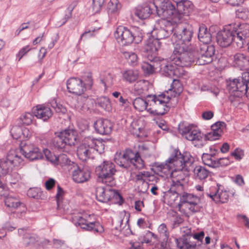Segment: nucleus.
Masks as SVG:
<instances>
[{
  "label": "nucleus",
  "mask_w": 249,
  "mask_h": 249,
  "mask_svg": "<svg viewBox=\"0 0 249 249\" xmlns=\"http://www.w3.org/2000/svg\"><path fill=\"white\" fill-rule=\"evenodd\" d=\"M158 23L159 28L155 30L152 33L156 34V37L155 39L160 40L169 37L172 33H174V26L173 22L170 20L160 19L158 20Z\"/></svg>",
  "instance_id": "obj_17"
},
{
  "label": "nucleus",
  "mask_w": 249,
  "mask_h": 249,
  "mask_svg": "<svg viewBox=\"0 0 249 249\" xmlns=\"http://www.w3.org/2000/svg\"><path fill=\"white\" fill-rule=\"evenodd\" d=\"M99 144H102L100 140L92 136L85 137L77 147V155L79 159L82 161L93 159V154L98 151Z\"/></svg>",
  "instance_id": "obj_9"
},
{
  "label": "nucleus",
  "mask_w": 249,
  "mask_h": 249,
  "mask_svg": "<svg viewBox=\"0 0 249 249\" xmlns=\"http://www.w3.org/2000/svg\"><path fill=\"white\" fill-rule=\"evenodd\" d=\"M112 189L109 188L98 187L96 189V196L99 201L107 203L111 200Z\"/></svg>",
  "instance_id": "obj_29"
},
{
  "label": "nucleus",
  "mask_w": 249,
  "mask_h": 249,
  "mask_svg": "<svg viewBox=\"0 0 249 249\" xmlns=\"http://www.w3.org/2000/svg\"><path fill=\"white\" fill-rule=\"evenodd\" d=\"M123 54L130 65L135 66L137 64L138 56L135 53L131 52H123Z\"/></svg>",
  "instance_id": "obj_48"
},
{
  "label": "nucleus",
  "mask_w": 249,
  "mask_h": 249,
  "mask_svg": "<svg viewBox=\"0 0 249 249\" xmlns=\"http://www.w3.org/2000/svg\"><path fill=\"white\" fill-rule=\"evenodd\" d=\"M155 13L161 17V19L170 20L175 24L179 22L182 17L181 8L185 6V3L182 1L173 3L170 0H154Z\"/></svg>",
  "instance_id": "obj_2"
},
{
  "label": "nucleus",
  "mask_w": 249,
  "mask_h": 249,
  "mask_svg": "<svg viewBox=\"0 0 249 249\" xmlns=\"http://www.w3.org/2000/svg\"><path fill=\"white\" fill-rule=\"evenodd\" d=\"M227 88L231 94V101L232 97L239 98L249 94V72H243L241 77L228 81Z\"/></svg>",
  "instance_id": "obj_7"
},
{
  "label": "nucleus",
  "mask_w": 249,
  "mask_h": 249,
  "mask_svg": "<svg viewBox=\"0 0 249 249\" xmlns=\"http://www.w3.org/2000/svg\"><path fill=\"white\" fill-rule=\"evenodd\" d=\"M114 199L116 201L115 203L122 205L124 202V200L122 196L117 192L114 190L112 191V195H111V200Z\"/></svg>",
  "instance_id": "obj_64"
},
{
  "label": "nucleus",
  "mask_w": 249,
  "mask_h": 249,
  "mask_svg": "<svg viewBox=\"0 0 249 249\" xmlns=\"http://www.w3.org/2000/svg\"><path fill=\"white\" fill-rule=\"evenodd\" d=\"M180 201L178 207L180 209L182 206L188 208L194 213L201 212L203 209L202 204L198 197L191 194L183 193L180 195Z\"/></svg>",
  "instance_id": "obj_13"
},
{
  "label": "nucleus",
  "mask_w": 249,
  "mask_h": 249,
  "mask_svg": "<svg viewBox=\"0 0 249 249\" xmlns=\"http://www.w3.org/2000/svg\"><path fill=\"white\" fill-rule=\"evenodd\" d=\"M123 79L130 83L136 81L139 77V72L137 71L129 69L124 71L122 74Z\"/></svg>",
  "instance_id": "obj_36"
},
{
  "label": "nucleus",
  "mask_w": 249,
  "mask_h": 249,
  "mask_svg": "<svg viewBox=\"0 0 249 249\" xmlns=\"http://www.w3.org/2000/svg\"><path fill=\"white\" fill-rule=\"evenodd\" d=\"M181 157L183 160L182 162L185 166V171H189L190 170L189 167L194 162L193 157L190 153L187 152H185L181 154Z\"/></svg>",
  "instance_id": "obj_46"
},
{
  "label": "nucleus",
  "mask_w": 249,
  "mask_h": 249,
  "mask_svg": "<svg viewBox=\"0 0 249 249\" xmlns=\"http://www.w3.org/2000/svg\"><path fill=\"white\" fill-rule=\"evenodd\" d=\"M160 47V42L158 39L150 38L143 48V55L147 57L148 60H155L158 58L156 55Z\"/></svg>",
  "instance_id": "obj_22"
},
{
  "label": "nucleus",
  "mask_w": 249,
  "mask_h": 249,
  "mask_svg": "<svg viewBox=\"0 0 249 249\" xmlns=\"http://www.w3.org/2000/svg\"><path fill=\"white\" fill-rule=\"evenodd\" d=\"M53 140V146L58 149L67 151V147L75 145L77 142V133L72 129H66L60 132H55Z\"/></svg>",
  "instance_id": "obj_8"
},
{
  "label": "nucleus",
  "mask_w": 249,
  "mask_h": 249,
  "mask_svg": "<svg viewBox=\"0 0 249 249\" xmlns=\"http://www.w3.org/2000/svg\"><path fill=\"white\" fill-rule=\"evenodd\" d=\"M182 189L183 184L181 181H178L175 178L172 179L170 190L173 193L174 195H176V197L180 195L178 193V191L182 190Z\"/></svg>",
  "instance_id": "obj_44"
},
{
  "label": "nucleus",
  "mask_w": 249,
  "mask_h": 249,
  "mask_svg": "<svg viewBox=\"0 0 249 249\" xmlns=\"http://www.w3.org/2000/svg\"><path fill=\"white\" fill-rule=\"evenodd\" d=\"M82 80L86 89L91 87L93 84V80L90 73H88L86 75L83 76Z\"/></svg>",
  "instance_id": "obj_60"
},
{
  "label": "nucleus",
  "mask_w": 249,
  "mask_h": 249,
  "mask_svg": "<svg viewBox=\"0 0 249 249\" xmlns=\"http://www.w3.org/2000/svg\"><path fill=\"white\" fill-rule=\"evenodd\" d=\"M184 48V46H182ZM191 58L190 65L196 63L198 65H204L212 62L215 53V47L213 45L200 44L197 42L193 44L189 48V51H184Z\"/></svg>",
  "instance_id": "obj_3"
},
{
  "label": "nucleus",
  "mask_w": 249,
  "mask_h": 249,
  "mask_svg": "<svg viewBox=\"0 0 249 249\" xmlns=\"http://www.w3.org/2000/svg\"><path fill=\"white\" fill-rule=\"evenodd\" d=\"M34 116L29 112H26L22 114L18 120V124L25 125L31 124L33 123Z\"/></svg>",
  "instance_id": "obj_40"
},
{
  "label": "nucleus",
  "mask_w": 249,
  "mask_h": 249,
  "mask_svg": "<svg viewBox=\"0 0 249 249\" xmlns=\"http://www.w3.org/2000/svg\"><path fill=\"white\" fill-rule=\"evenodd\" d=\"M193 172L195 178L200 180H205L210 176L211 174L209 170L201 165L196 166L194 169Z\"/></svg>",
  "instance_id": "obj_33"
},
{
  "label": "nucleus",
  "mask_w": 249,
  "mask_h": 249,
  "mask_svg": "<svg viewBox=\"0 0 249 249\" xmlns=\"http://www.w3.org/2000/svg\"><path fill=\"white\" fill-rule=\"evenodd\" d=\"M133 36V42L136 44H138L142 41L144 33L142 30L139 27H133L130 29Z\"/></svg>",
  "instance_id": "obj_42"
},
{
  "label": "nucleus",
  "mask_w": 249,
  "mask_h": 249,
  "mask_svg": "<svg viewBox=\"0 0 249 249\" xmlns=\"http://www.w3.org/2000/svg\"><path fill=\"white\" fill-rule=\"evenodd\" d=\"M95 31V29L89 30L85 31L80 36V37L79 40V42H80L82 40L85 41L87 39L93 37L94 36V33Z\"/></svg>",
  "instance_id": "obj_62"
},
{
  "label": "nucleus",
  "mask_w": 249,
  "mask_h": 249,
  "mask_svg": "<svg viewBox=\"0 0 249 249\" xmlns=\"http://www.w3.org/2000/svg\"><path fill=\"white\" fill-rule=\"evenodd\" d=\"M96 105L107 111H110L112 108L110 101L107 97H101L97 99Z\"/></svg>",
  "instance_id": "obj_38"
},
{
  "label": "nucleus",
  "mask_w": 249,
  "mask_h": 249,
  "mask_svg": "<svg viewBox=\"0 0 249 249\" xmlns=\"http://www.w3.org/2000/svg\"><path fill=\"white\" fill-rule=\"evenodd\" d=\"M181 153L178 150H174L173 154L164 162H155V172L160 176L168 177L170 170H184L185 166L182 162Z\"/></svg>",
  "instance_id": "obj_5"
},
{
  "label": "nucleus",
  "mask_w": 249,
  "mask_h": 249,
  "mask_svg": "<svg viewBox=\"0 0 249 249\" xmlns=\"http://www.w3.org/2000/svg\"><path fill=\"white\" fill-rule=\"evenodd\" d=\"M77 3L76 1L73 2L71 5H70L67 9L66 13L65 14V17L63 18L57 24L58 26H61L67 21V20L70 19L72 15V11L74 9L75 6Z\"/></svg>",
  "instance_id": "obj_49"
},
{
  "label": "nucleus",
  "mask_w": 249,
  "mask_h": 249,
  "mask_svg": "<svg viewBox=\"0 0 249 249\" xmlns=\"http://www.w3.org/2000/svg\"><path fill=\"white\" fill-rule=\"evenodd\" d=\"M182 90L183 87L180 81L178 80L174 79L169 89L170 91H173L174 93L173 95H172V97L179 95L182 91Z\"/></svg>",
  "instance_id": "obj_43"
},
{
  "label": "nucleus",
  "mask_w": 249,
  "mask_h": 249,
  "mask_svg": "<svg viewBox=\"0 0 249 249\" xmlns=\"http://www.w3.org/2000/svg\"><path fill=\"white\" fill-rule=\"evenodd\" d=\"M173 217L174 218L172 225L173 228L178 227L184 222V219L176 212L174 213Z\"/></svg>",
  "instance_id": "obj_59"
},
{
  "label": "nucleus",
  "mask_w": 249,
  "mask_h": 249,
  "mask_svg": "<svg viewBox=\"0 0 249 249\" xmlns=\"http://www.w3.org/2000/svg\"><path fill=\"white\" fill-rule=\"evenodd\" d=\"M179 132L186 138L187 134L190 133L192 130V126L190 124H179L178 125Z\"/></svg>",
  "instance_id": "obj_51"
},
{
  "label": "nucleus",
  "mask_w": 249,
  "mask_h": 249,
  "mask_svg": "<svg viewBox=\"0 0 249 249\" xmlns=\"http://www.w3.org/2000/svg\"><path fill=\"white\" fill-rule=\"evenodd\" d=\"M114 75L109 72L106 73L104 78L100 79L101 83H102L105 88L111 87L114 84Z\"/></svg>",
  "instance_id": "obj_47"
},
{
  "label": "nucleus",
  "mask_w": 249,
  "mask_h": 249,
  "mask_svg": "<svg viewBox=\"0 0 249 249\" xmlns=\"http://www.w3.org/2000/svg\"><path fill=\"white\" fill-rule=\"evenodd\" d=\"M180 231L183 233L182 237L176 239V243L178 248L180 249H196V244L191 240L192 236L191 229L188 227H183L180 229Z\"/></svg>",
  "instance_id": "obj_15"
},
{
  "label": "nucleus",
  "mask_w": 249,
  "mask_h": 249,
  "mask_svg": "<svg viewBox=\"0 0 249 249\" xmlns=\"http://www.w3.org/2000/svg\"><path fill=\"white\" fill-rule=\"evenodd\" d=\"M201 159L205 165L213 168H216V166L218 165V158L216 157L215 153H203Z\"/></svg>",
  "instance_id": "obj_32"
},
{
  "label": "nucleus",
  "mask_w": 249,
  "mask_h": 249,
  "mask_svg": "<svg viewBox=\"0 0 249 249\" xmlns=\"http://www.w3.org/2000/svg\"><path fill=\"white\" fill-rule=\"evenodd\" d=\"M234 65L242 71L249 69V58L243 53H237L234 56Z\"/></svg>",
  "instance_id": "obj_27"
},
{
  "label": "nucleus",
  "mask_w": 249,
  "mask_h": 249,
  "mask_svg": "<svg viewBox=\"0 0 249 249\" xmlns=\"http://www.w3.org/2000/svg\"><path fill=\"white\" fill-rule=\"evenodd\" d=\"M182 171V170H170V174L168 175V176H170L172 179L175 178L178 181L182 182L184 179V176Z\"/></svg>",
  "instance_id": "obj_54"
},
{
  "label": "nucleus",
  "mask_w": 249,
  "mask_h": 249,
  "mask_svg": "<svg viewBox=\"0 0 249 249\" xmlns=\"http://www.w3.org/2000/svg\"><path fill=\"white\" fill-rule=\"evenodd\" d=\"M150 63L148 62L143 61L142 64V69L144 72L146 74H152L154 71L155 69L158 68V65L157 63L159 62V58L155 60H149Z\"/></svg>",
  "instance_id": "obj_35"
},
{
  "label": "nucleus",
  "mask_w": 249,
  "mask_h": 249,
  "mask_svg": "<svg viewBox=\"0 0 249 249\" xmlns=\"http://www.w3.org/2000/svg\"><path fill=\"white\" fill-rule=\"evenodd\" d=\"M134 108L139 111L146 110L148 112L149 108V99L147 102L144 99L138 97L134 99L133 102Z\"/></svg>",
  "instance_id": "obj_34"
},
{
  "label": "nucleus",
  "mask_w": 249,
  "mask_h": 249,
  "mask_svg": "<svg viewBox=\"0 0 249 249\" xmlns=\"http://www.w3.org/2000/svg\"><path fill=\"white\" fill-rule=\"evenodd\" d=\"M158 3V1L154 2V0L152 3L149 4L138 7L135 12L136 16L139 17V18L145 19L149 17L151 14H156L155 10L156 6L155 4H157Z\"/></svg>",
  "instance_id": "obj_25"
},
{
  "label": "nucleus",
  "mask_w": 249,
  "mask_h": 249,
  "mask_svg": "<svg viewBox=\"0 0 249 249\" xmlns=\"http://www.w3.org/2000/svg\"><path fill=\"white\" fill-rule=\"evenodd\" d=\"M194 34V30L191 25H178L174 27L173 37L176 40V44H174V48L177 45L184 46V51H188L186 50V44L189 43Z\"/></svg>",
  "instance_id": "obj_11"
},
{
  "label": "nucleus",
  "mask_w": 249,
  "mask_h": 249,
  "mask_svg": "<svg viewBox=\"0 0 249 249\" xmlns=\"http://www.w3.org/2000/svg\"><path fill=\"white\" fill-rule=\"evenodd\" d=\"M115 163L120 167L128 168L131 164L138 169H142L144 163L139 152H134L127 149L122 152H117L114 159Z\"/></svg>",
  "instance_id": "obj_6"
},
{
  "label": "nucleus",
  "mask_w": 249,
  "mask_h": 249,
  "mask_svg": "<svg viewBox=\"0 0 249 249\" xmlns=\"http://www.w3.org/2000/svg\"><path fill=\"white\" fill-rule=\"evenodd\" d=\"M205 195L216 203H226L229 198L228 192L225 190L223 186L219 183H217L216 187H211L209 192H206Z\"/></svg>",
  "instance_id": "obj_16"
},
{
  "label": "nucleus",
  "mask_w": 249,
  "mask_h": 249,
  "mask_svg": "<svg viewBox=\"0 0 249 249\" xmlns=\"http://www.w3.org/2000/svg\"><path fill=\"white\" fill-rule=\"evenodd\" d=\"M183 46L177 45L170 57V60L166 59H159L157 63L161 73L165 76L179 77L185 74L183 67L190 65L191 58L187 53H183Z\"/></svg>",
  "instance_id": "obj_1"
},
{
  "label": "nucleus",
  "mask_w": 249,
  "mask_h": 249,
  "mask_svg": "<svg viewBox=\"0 0 249 249\" xmlns=\"http://www.w3.org/2000/svg\"><path fill=\"white\" fill-rule=\"evenodd\" d=\"M138 240L142 246L143 243L157 246L158 242L157 235L149 231H146L142 235L140 236Z\"/></svg>",
  "instance_id": "obj_31"
},
{
  "label": "nucleus",
  "mask_w": 249,
  "mask_h": 249,
  "mask_svg": "<svg viewBox=\"0 0 249 249\" xmlns=\"http://www.w3.org/2000/svg\"><path fill=\"white\" fill-rule=\"evenodd\" d=\"M4 202L6 207L12 209H16L20 205H23V204L20 202L17 198L11 195L6 196Z\"/></svg>",
  "instance_id": "obj_39"
},
{
  "label": "nucleus",
  "mask_w": 249,
  "mask_h": 249,
  "mask_svg": "<svg viewBox=\"0 0 249 249\" xmlns=\"http://www.w3.org/2000/svg\"><path fill=\"white\" fill-rule=\"evenodd\" d=\"M53 247L56 249H62L63 248L66 247L65 241L53 239Z\"/></svg>",
  "instance_id": "obj_63"
},
{
  "label": "nucleus",
  "mask_w": 249,
  "mask_h": 249,
  "mask_svg": "<svg viewBox=\"0 0 249 249\" xmlns=\"http://www.w3.org/2000/svg\"><path fill=\"white\" fill-rule=\"evenodd\" d=\"M186 139L194 142H199L202 140V135L199 130L192 129L190 133L187 134Z\"/></svg>",
  "instance_id": "obj_45"
},
{
  "label": "nucleus",
  "mask_w": 249,
  "mask_h": 249,
  "mask_svg": "<svg viewBox=\"0 0 249 249\" xmlns=\"http://www.w3.org/2000/svg\"><path fill=\"white\" fill-rule=\"evenodd\" d=\"M204 231H200V232H199L198 233H195L194 234H193L192 233V236L191 240L192 239L196 240H197L196 242H195L193 241V242L194 243L196 244V247L199 246L201 245V244L202 243V240L204 238Z\"/></svg>",
  "instance_id": "obj_61"
},
{
  "label": "nucleus",
  "mask_w": 249,
  "mask_h": 249,
  "mask_svg": "<svg viewBox=\"0 0 249 249\" xmlns=\"http://www.w3.org/2000/svg\"><path fill=\"white\" fill-rule=\"evenodd\" d=\"M72 221L76 226L87 231L94 232H102L104 231L103 227L98 222L91 220L90 215L86 219L80 215H75L72 217Z\"/></svg>",
  "instance_id": "obj_14"
},
{
  "label": "nucleus",
  "mask_w": 249,
  "mask_h": 249,
  "mask_svg": "<svg viewBox=\"0 0 249 249\" xmlns=\"http://www.w3.org/2000/svg\"><path fill=\"white\" fill-rule=\"evenodd\" d=\"M96 132L102 135H107L112 130L113 124L108 119H99L94 123Z\"/></svg>",
  "instance_id": "obj_24"
},
{
  "label": "nucleus",
  "mask_w": 249,
  "mask_h": 249,
  "mask_svg": "<svg viewBox=\"0 0 249 249\" xmlns=\"http://www.w3.org/2000/svg\"><path fill=\"white\" fill-rule=\"evenodd\" d=\"M226 124L223 122H217L211 126V130L222 135L223 130L226 128Z\"/></svg>",
  "instance_id": "obj_50"
},
{
  "label": "nucleus",
  "mask_w": 249,
  "mask_h": 249,
  "mask_svg": "<svg viewBox=\"0 0 249 249\" xmlns=\"http://www.w3.org/2000/svg\"><path fill=\"white\" fill-rule=\"evenodd\" d=\"M43 154H44L47 160L50 161L54 164H56L57 163V156L54 155L48 149H45L43 150Z\"/></svg>",
  "instance_id": "obj_57"
},
{
  "label": "nucleus",
  "mask_w": 249,
  "mask_h": 249,
  "mask_svg": "<svg viewBox=\"0 0 249 249\" xmlns=\"http://www.w3.org/2000/svg\"><path fill=\"white\" fill-rule=\"evenodd\" d=\"M217 43L222 47H227L231 43L235 44L232 27L229 25L218 32L216 36Z\"/></svg>",
  "instance_id": "obj_18"
},
{
  "label": "nucleus",
  "mask_w": 249,
  "mask_h": 249,
  "mask_svg": "<svg viewBox=\"0 0 249 249\" xmlns=\"http://www.w3.org/2000/svg\"><path fill=\"white\" fill-rule=\"evenodd\" d=\"M234 42L237 49H241L249 41V24H234L232 27Z\"/></svg>",
  "instance_id": "obj_12"
},
{
  "label": "nucleus",
  "mask_w": 249,
  "mask_h": 249,
  "mask_svg": "<svg viewBox=\"0 0 249 249\" xmlns=\"http://www.w3.org/2000/svg\"><path fill=\"white\" fill-rule=\"evenodd\" d=\"M114 36L118 42L123 46H126L133 42V36L130 29L119 26L114 33Z\"/></svg>",
  "instance_id": "obj_21"
},
{
  "label": "nucleus",
  "mask_w": 249,
  "mask_h": 249,
  "mask_svg": "<svg viewBox=\"0 0 249 249\" xmlns=\"http://www.w3.org/2000/svg\"><path fill=\"white\" fill-rule=\"evenodd\" d=\"M22 127L16 125L12 128L10 132L14 139L21 140L22 139Z\"/></svg>",
  "instance_id": "obj_52"
},
{
  "label": "nucleus",
  "mask_w": 249,
  "mask_h": 249,
  "mask_svg": "<svg viewBox=\"0 0 249 249\" xmlns=\"http://www.w3.org/2000/svg\"><path fill=\"white\" fill-rule=\"evenodd\" d=\"M116 172L115 165L110 161H104L95 169L98 179L108 186L114 184V177Z\"/></svg>",
  "instance_id": "obj_10"
},
{
  "label": "nucleus",
  "mask_w": 249,
  "mask_h": 249,
  "mask_svg": "<svg viewBox=\"0 0 249 249\" xmlns=\"http://www.w3.org/2000/svg\"><path fill=\"white\" fill-rule=\"evenodd\" d=\"M51 242L48 239L43 238L39 239L35 245L36 249H46L48 245H51Z\"/></svg>",
  "instance_id": "obj_55"
},
{
  "label": "nucleus",
  "mask_w": 249,
  "mask_h": 249,
  "mask_svg": "<svg viewBox=\"0 0 249 249\" xmlns=\"http://www.w3.org/2000/svg\"><path fill=\"white\" fill-rule=\"evenodd\" d=\"M72 172V178L73 181L78 183L87 181L90 177V172L86 167H81L76 163H73V167L69 168Z\"/></svg>",
  "instance_id": "obj_20"
},
{
  "label": "nucleus",
  "mask_w": 249,
  "mask_h": 249,
  "mask_svg": "<svg viewBox=\"0 0 249 249\" xmlns=\"http://www.w3.org/2000/svg\"><path fill=\"white\" fill-rule=\"evenodd\" d=\"M67 88L69 92L76 95H81L86 90L82 79L76 77H71L67 81Z\"/></svg>",
  "instance_id": "obj_23"
},
{
  "label": "nucleus",
  "mask_w": 249,
  "mask_h": 249,
  "mask_svg": "<svg viewBox=\"0 0 249 249\" xmlns=\"http://www.w3.org/2000/svg\"><path fill=\"white\" fill-rule=\"evenodd\" d=\"M151 87L150 83L145 80L137 81L133 88V93L137 95H146L149 88Z\"/></svg>",
  "instance_id": "obj_26"
},
{
  "label": "nucleus",
  "mask_w": 249,
  "mask_h": 249,
  "mask_svg": "<svg viewBox=\"0 0 249 249\" xmlns=\"http://www.w3.org/2000/svg\"><path fill=\"white\" fill-rule=\"evenodd\" d=\"M198 38L200 42L203 43V44H209L212 41V35L204 24L199 26Z\"/></svg>",
  "instance_id": "obj_30"
},
{
  "label": "nucleus",
  "mask_w": 249,
  "mask_h": 249,
  "mask_svg": "<svg viewBox=\"0 0 249 249\" xmlns=\"http://www.w3.org/2000/svg\"><path fill=\"white\" fill-rule=\"evenodd\" d=\"M149 98V108L148 112L153 115H163L167 113L170 108L173 107L171 102L172 95H169L168 91H165L160 94H148Z\"/></svg>",
  "instance_id": "obj_4"
},
{
  "label": "nucleus",
  "mask_w": 249,
  "mask_h": 249,
  "mask_svg": "<svg viewBox=\"0 0 249 249\" xmlns=\"http://www.w3.org/2000/svg\"><path fill=\"white\" fill-rule=\"evenodd\" d=\"M51 106L57 113L64 114L67 112L66 108L62 105L57 104L56 101L53 100L51 103Z\"/></svg>",
  "instance_id": "obj_56"
},
{
  "label": "nucleus",
  "mask_w": 249,
  "mask_h": 249,
  "mask_svg": "<svg viewBox=\"0 0 249 249\" xmlns=\"http://www.w3.org/2000/svg\"><path fill=\"white\" fill-rule=\"evenodd\" d=\"M38 241V237L35 234L29 233L23 234V243L26 246L34 245L35 247L37 242Z\"/></svg>",
  "instance_id": "obj_37"
},
{
  "label": "nucleus",
  "mask_w": 249,
  "mask_h": 249,
  "mask_svg": "<svg viewBox=\"0 0 249 249\" xmlns=\"http://www.w3.org/2000/svg\"><path fill=\"white\" fill-rule=\"evenodd\" d=\"M34 115L43 121H47L53 115L51 108L43 105H37L34 112Z\"/></svg>",
  "instance_id": "obj_28"
},
{
  "label": "nucleus",
  "mask_w": 249,
  "mask_h": 249,
  "mask_svg": "<svg viewBox=\"0 0 249 249\" xmlns=\"http://www.w3.org/2000/svg\"><path fill=\"white\" fill-rule=\"evenodd\" d=\"M106 0H92V10L93 13L99 12L105 3Z\"/></svg>",
  "instance_id": "obj_53"
},
{
  "label": "nucleus",
  "mask_w": 249,
  "mask_h": 249,
  "mask_svg": "<svg viewBox=\"0 0 249 249\" xmlns=\"http://www.w3.org/2000/svg\"><path fill=\"white\" fill-rule=\"evenodd\" d=\"M20 152L23 157L30 160H35L42 159L43 154L37 147L31 143H26L20 146Z\"/></svg>",
  "instance_id": "obj_19"
},
{
  "label": "nucleus",
  "mask_w": 249,
  "mask_h": 249,
  "mask_svg": "<svg viewBox=\"0 0 249 249\" xmlns=\"http://www.w3.org/2000/svg\"><path fill=\"white\" fill-rule=\"evenodd\" d=\"M237 16L243 19L249 18V10L246 8H240L236 12Z\"/></svg>",
  "instance_id": "obj_58"
},
{
  "label": "nucleus",
  "mask_w": 249,
  "mask_h": 249,
  "mask_svg": "<svg viewBox=\"0 0 249 249\" xmlns=\"http://www.w3.org/2000/svg\"><path fill=\"white\" fill-rule=\"evenodd\" d=\"M74 162L71 161L69 159L68 156L65 154H60L57 156V163L56 164H60L61 166H67L68 169L71 167H73Z\"/></svg>",
  "instance_id": "obj_41"
}]
</instances>
